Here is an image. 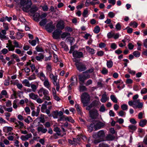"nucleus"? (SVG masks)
Here are the masks:
<instances>
[{
	"instance_id": "obj_1",
	"label": "nucleus",
	"mask_w": 147,
	"mask_h": 147,
	"mask_svg": "<svg viewBox=\"0 0 147 147\" xmlns=\"http://www.w3.org/2000/svg\"><path fill=\"white\" fill-rule=\"evenodd\" d=\"M128 103L129 106L132 107L134 109H142L143 107V103L140 102L139 99L129 101Z\"/></svg>"
},
{
	"instance_id": "obj_2",
	"label": "nucleus",
	"mask_w": 147,
	"mask_h": 147,
	"mask_svg": "<svg viewBox=\"0 0 147 147\" xmlns=\"http://www.w3.org/2000/svg\"><path fill=\"white\" fill-rule=\"evenodd\" d=\"M81 102L83 106H87L89 104L90 100L89 94L86 92H84L81 95Z\"/></svg>"
},
{
	"instance_id": "obj_3",
	"label": "nucleus",
	"mask_w": 147,
	"mask_h": 147,
	"mask_svg": "<svg viewBox=\"0 0 147 147\" xmlns=\"http://www.w3.org/2000/svg\"><path fill=\"white\" fill-rule=\"evenodd\" d=\"M76 62V65L77 69L80 72L84 71L87 68L85 65L82 62H80L76 60L74 61Z\"/></svg>"
},
{
	"instance_id": "obj_4",
	"label": "nucleus",
	"mask_w": 147,
	"mask_h": 147,
	"mask_svg": "<svg viewBox=\"0 0 147 147\" xmlns=\"http://www.w3.org/2000/svg\"><path fill=\"white\" fill-rule=\"evenodd\" d=\"M90 116L92 119H97L99 115L97 110L95 109H93L90 110L89 112Z\"/></svg>"
},
{
	"instance_id": "obj_5",
	"label": "nucleus",
	"mask_w": 147,
	"mask_h": 147,
	"mask_svg": "<svg viewBox=\"0 0 147 147\" xmlns=\"http://www.w3.org/2000/svg\"><path fill=\"white\" fill-rule=\"evenodd\" d=\"M93 123L94 124V131L100 129L105 126V123L99 121H95Z\"/></svg>"
},
{
	"instance_id": "obj_6",
	"label": "nucleus",
	"mask_w": 147,
	"mask_h": 147,
	"mask_svg": "<svg viewBox=\"0 0 147 147\" xmlns=\"http://www.w3.org/2000/svg\"><path fill=\"white\" fill-rule=\"evenodd\" d=\"M32 4V1L31 0H28V3L24 6H23L22 8L23 11L24 12H28L29 11V9L31 7V6Z\"/></svg>"
},
{
	"instance_id": "obj_7",
	"label": "nucleus",
	"mask_w": 147,
	"mask_h": 147,
	"mask_svg": "<svg viewBox=\"0 0 147 147\" xmlns=\"http://www.w3.org/2000/svg\"><path fill=\"white\" fill-rule=\"evenodd\" d=\"M38 93L40 96L42 97L43 96V94L44 96L48 95L49 94V92L45 89L42 88L38 90Z\"/></svg>"
},
{
	"instance_id": "obj_8",
	"label": "nucleus",
	"mask_w": 147,
	"mask_h": 147,
	"mask_svg": "<svg viewBox=\"0 0 147 147\" xmlns=\"http://www.w3.org/2000/svg\"><path fill=\"white\" fill-rule=\"evenodd\" d=\"M53 22H51L48 23L45 26L46 29L49 32H51L55 28V26L53 25Z\"/></svg>"
},
{
	"instance_id": "obj_9",
	"label": "nucleus",
	"mask_w": 147,
	"mask_h": 147,
	"mask_svg": "<svg viewBox=\"0 0 147 147\" xmlns=\"http://www.w3.org/2000/svg\"><path fill=\"white\" fill-rule=\"evenodd\" d=\"M79 77L80 82L83 83L86 80L90 78V76L89 74L80 75H79Z\"/></svg>"
},
{
	"instance_id": "obj_10",
	"label": "nucleus",
	"mask_w": 147,
	"mask_h": 147,
	"mask_svg": "<svg viewBox=\"0 0 147 147\" xmlns=\"http://www.w3.org/2000/svg\"><path fill=\"white\" fill-rule=\"evenodd\" d=\"M62 32L61 30L58 29L56 30L53 33V38L55 39L59 38Z\"/></svg>"
},
{
	"instance_id": "obj_11",
	"label": "nucleus",
	"mask_w": 147,
	"mask_h": 147,
	"mask_svg": "<svg viewBox=\"0 0 147 147\" xmlns=\"http://www.w3.org/2000/svg\"><path fill=\"white\" fill-rule=\"evenodd\" d=\"M37 129L38 132H41L42 134H45L47 131V129L44 128L42 125H41L40 126H38Z\"/></svg>"
},
{
	"instance_id": "obj_12",
	"label": "nucleus",
	"mask_w": 147,
	"mask_h": 147,
	"mask_svg": "<svg viewBox=\"0 0 147 147\" xmlns=\"http://www.w3.org/2000/svg\"><path fill=\"white\" fill-rule=\"evenodd\" d=\"M73 55L74 57L80 58L83 57V54L81 52L74 51L73 52Z\"/></svg>"
},
{
	"instance_id": "obj_13",
	"label": "nucleus",
	"mask_w": 147,
	"mask_h": 147,
	"mask_svg": "<svg viewBox=\"0 0 147 147\" xmlns=\"http://www.w3.org/2000/svg\"><path fill=\"white\" fill-rule=\"evenodd\" d=\"M8 42H9V43L7 44V46L6 47L8 48L9 51H13L14 50L15 47L13 45L11 42H10V40H8Z\"/></svg>"
},
{
	"instance_id": "obj_14",
	"label": "nucleus",
	"mask_w": 147,
	"mask_h": 147,
	"mask_svg": "<svg viewBox=\"0 0 147 147\" xmlns=\"http://www.w3.org/2000/svg\"><path fill=\"white\" fill-rule=\"evenodd\" d=\"M40 111V109L39 107H37L36 111L33 110L32 111L31 113L32 116V117L36 116L38 117L39 115V114Z\"/></svg>"
},
{
	"instance_id": "obj_15",
	"label": "nucleus",
	"mask_w": 147,
	"mask_h": 147,
	"mask_svg": "<svg viewBox=\"0 0 147 147\" xmlns=\"http://www.w3.org/2000/svg\"><path fill=\"white\" fill-rule=\"evenodd\" d=\"M64 24L63 22L61 21H60L57 24L56 26L57 28L62 30L64 28Z\"/></svg>"
},
{
	"instance_id": "obj_16",
	"label": "nucleus",
	"mask_w": 147,
	"mask_h": 147,
	"mask_svg": "<svg viewBox=\"0 0 147 147\" xmlns=\"http://www.w3.org/2000/svg\"><path fill=\"white\" fill-rule=\"evenodd\" d=\"M109 99V97H107L106 92H105L102 95L100 101L102 103H105Z\"/></svg>"
},
{
	"instance_id": "obj_17",
	"label": "nucleus",
	"mask_w": 147,
	"mask_h": 147,
	"mask_svg": "<svg viewBox=\"0 0 147 147\" xmlns=\"http://www.w3.org/2000/svg\"><path fill=\"white\" fill-rule=\"evenodd\" d=\"M7 30H1V32H0V38L1 39H5L6 36L5 35L6 34V31Z\"/></svg>"
},
{
	"instance_id": "obj_18",
	"label": "nucleus",
	"mask_w": 147,
	"mask_h": 147,
	"mask_svg": "<svg viewBox=\"0 0 147 147\" xmlns=\"http://www.w3.org/2000/svg\"><path fill=\"white\" fill-rule=\"evenodd\" d=\"M38 76L40 79L42 81H44V80L47 79L45 75L42 72H40L38 74Z\"/></svg>"
},
{
	"instance_id": "obj_19",
	"label": "nucleus",
	"mask_w": 147,
	"mask_h": 147,
	"mask_svg": "<svg viewBox=\"0 0 147 147\" xmlns=\"http://www.w3.org/2000/svg\"><path fill=\"white\" fill-rule=\"evenodd\" d=\"M15 124H16L15 127L19 129L22 128L24 126L23 123L19 121H18L17 122H15Z\"/></svg>"
},
{
	"instance_id": "obj_20",
	"label": "nucleus",
	"mask_w": 147,
	"mask_h": 147,
	"mask_svg": "<svg viewBox=\"0 0 147 147\" xmlns=\"http://www.w3.org/2000/svg\"><path fill=\"white\" fill-rule=\"evenodd\" d=\"M105 133L104 131L103 130H100L97 133V136L100 138L101 140L103 139L102 138L105 136Z\"/></svg>"
},
{
	"instance_id": "obj_21",
	"label": "nucleus",
	"mask_w": 147,
	"mask_h": 147,
	"mask_svg": "<svg viewBox=\"0 0 147 147\" xmlns=\"http://www.w3.org/2000/svg\"><path fill=\"white\" fill-rule=\"evenodd\" d=\"M44 82L43 83V84L44 86L47 88L49 90H50V85L48 79L47 78L46 79L44 80Z\"/></svg>"
},
{
	"instance_id": "obj_22",
	"label": "nucleus",
	"mask_w": 147,
	"mask_h": 147,
	"mask_svg": "<svg viewBox=\"0 0 147 147\" xmlns=\"http://www.w3.org/2000/svg\"><path fill=\"white\" fill-rule=\"evenodd\" d=\"M29 96L30 98L34 100H36L38 97L37 94H35L33 92L29 94Z\"/></svg>"
},
{
	"instance_id": "obj_23",
	"label": "nucleus",
	"mask_w": 147,
	"mask_h": 147,
	"mask_svg": "<svg viewBox=\"0 0 147 147\" xmlns=\"http://www.w3.org/2000/svg\"><path fill=\"white\" fill-rule=\"evenodd\" d=\"M38 9V8L35 5H33L31 8L30 12L34 14Z\"/></svg>"
},
{
	"instance_id": "obj_24",
	"label": "nucleus",
	"mask_w": 147,
	"mask_h": 147,
	"mask_svg": "<svg viewBox=\"0 0 147 147\" xmlns=\"http://www.w3.org/2000/svg\"><path fill=\"white\" fill-rule=\"evenodd\" d=\"M147 123V121L146 120V119H142L140 121L139 124L140 126L143 127L146 125Z\"/></svg>"
},
{
	"instance_id": "obj_25",
	"label": "nucleus",
	"mask_w": 147,
	"mask_h": 147,
	"mask_svg": "<svg viewBox=\"0 0 147 147\" xmlns=\"http://www.w3.org/2000/svg\"><path fill=\"white\" fill-rule=\"evenodd\" d=\"M60 45L62 48H64V50L65 51H67L69 50L68 46L65 44L64 42L62 41L60 43Z\"/></svg>"
},
{
	"instance_id": "obj_26",
	"label": "nucleus",
	"mask_w": 147,
	"mask_h": 147,
	"mask_svg": "<svg viewBox=\"0 0 147 147\" xmlns=\"http://www.w3.org/2000/svg\"><path fill=\"white\" fill-rule=\"evenodd\" d=\"M115 139V137L111 134H109L106 137V139L107 140L111 141Z\"/></svg>"
},
{
	"instance_id": "obj_27",
	"label": "nucleus",
	"mask_w": 147,
	"mask_h": 147,
	"mask_svg": "<svg viewBox=\"0 0 147 147\" xmlns=\"http://www.w3.org/2000/svg\"><path fill=\"white\" fill-rule=\"evenodd\" d=\"M95 105V102L94 101L92 102L86 108V110L90 111V109H91L92 107L94 106Z\"/></svg>"
},
{
	"instance_id": "obj_28",
	"label": "nucleus",
	"mask_w": 147,
	"mask_h": 147,
	"mask_svg": "<svg viewBox=\"0 0 147 147\" xmlns=\"http://www.w3.org/2000/svg\"><path fill=\"white\" fill-rule=\"evenodd\" d=\"M86 47L87 51L89 52L90 54L93 55L94 53V49L90 48L88 46H86Z\"/></svg>"
},
{
	"instance_id": "obj_29",
	"label": "nucleus",
	"mask_w": 147,
	"mask_h": 147,
	"mask_svg": "<svg viewBox=\"0 0 147 147\" xmlns=\"http://www.w3.org/2000/svg\"><path fill=\"white\" fill-rule=\"evenodd\" d=\"M39 39L38 38L36 37L35 40H33L32 41L29 40L28 41L30 43L32 46H34L35 45L36 43V41H38Z\"/></svg>"
},
{
	"instance_id": "obj_30",
	"label": "nucleus",
	"mask_w": 147,
	"mask_h": 147,
	"mask_svg": "<svg viewBox=\"0 0 147 147\" xmlns=\"http://www.w3.org/2000/svg\"><path fill=\"white\" fill-rule=\"evenodd\" d=\"M94 123L93 122L91 123L90 125L88 126V130L90 132L92 131L93 130V129H94Z\"/></svg>"
},
{
	"instance_id": "obj_31",
	"label": "nucleus",
	"mask_w": 147,
	"mask_h": 147,
	"mask_svg": "<svg viewBox=\"0 0 147 147\" xmlns=\"http://www.w3.org/2000/svg\"><path fill=\"white\" fill-rule=\"evenodd\" d=\"M53 83L54 85L56 86V90L58 91L60 88L59 82H57V80H55L53 82Z\"/></svg>"
},
{
	"instance_id": "obj_32",
	"label": "nucleus",
	"mask_w": 147,
	"mask_h": 147,
	"mask_svg": "<svg viewBox=\"0 0 147 147\" xmlns=\"http://www.w3.org/2000/svg\"><path fill=\"white\" fill-rule=\"evenodd\" d=\"M50 78L53 81V82L55 80H57V76H54L52 73H51L49 75Z\"/></svg>"
},
{
	"instance_id": "obj_33",
	"label": "nucleus",
	"mask_w": 147,
	"mask_h": 147,
	"mask_svg": "<svg viewBox=\"0 0 147 147\" xmlns=\"http://www.w3.org/2000/svg\"><path fill=\"white\" fill-rule=\"evenodd\" d=\"M70 36L69 33L67 32H63L61 35V38H65L66 37H69Z\"/></svg>"
},
{
	"instance_id": "obj_34",
	"label": "nucleus",
	"mask_w": 147,
	"mask_h": 147,
	"mask_svg": "<svg viewBox=\"0 0 147 147\" xmlns=\"http://www.w3.org/2000/svg\"><path fill=\"white\" fill-rule=\"evenodd\" d=\"M28 3V0H21L20 3V5L22 6H24Z\"/></svg>"
},
{
	"instance_id": "obj_35",
	"label": "nucleus",
	"mask_w": 147,
	"mask_h": 147,
	"mask_svg": "<svg viewBox=\"0 0 147 147\" xmlns=\"http://www.w3.org/2000/svg\"><path fill=\"white\" fill-rule=\"evenodd\" d=\"M22 84H25V86L30 87V84L28 81L26 79L24 80L22 82Z\"/></svg>"
},
{
	"instance_id": "obj_36",
	"label": "nucleus",
	"mask_w": 147,
	"mask_h": 147,
	"mask_svg": "<svg viewBox=\"0 0 147 147\" xmlns=\"http://www.w3.org/2000/svg\"><path fill=\"white\" fill-rule=\"evenodd\" d=\"M99 147H109V146L105 142L100 143L98 145Z\"/></svg>"
},
{
	"instance_id": "obj_37",
	"label": "nucleus",
	"mask_w": 147,
	"mask_h": 147,
	"mask_svg": "<svg viewBox=\"0 0 147 147\" xmlns=\"http://www.w3.org/2000/svg\"><path fill=\"white\" fill-rule=\"evenodd\" d=\"M107 67L109 68H111L113 65V62L111 60L107 61Z\"/></svg>"
},
{
	"instance_id": "obj_38",
	"label": "nucleus",
	"mask_w": 147,
	"mask_h": 147,
	"mask_svg": "<svg viewBox=\"0 0 147 147\" xmlns=\"http://www.w3.org/2000/svg\"><path fill=\"white\" fill-rule=\"evenodd\" d=\"M47 22L46 19H45L41 20L39 22V24L41 26H44Z\"/></svg>"
},
{
	"instance_id": "obj_39",
	"label": "nucleus",
	"mask_w": 147,
	"mask_h": 147,
	"mask_svg": "<svg viewBox=\"0 0 147 147\" xmlns=\"http://www.w3.org/2000/svg\"><path fill=\"white\" fill-rule=\"evenodd\" d=\"M110 98L111 100L114 102L117 103V100L116 98L114 95H111L110 96Z\"/></svg>"
},
{
	"instance_id": "obj_40",
	"label": "nucleus",
	"mask_w": 147,
	"mask_h": 147,
	"mask_svg": "<svg viewBox=\"0 0 147 147\" xmlns=\"http://www.w3.org/2000/svg\"><path fill=\"white\" fill-rule=\"evenodd\" d=\"M71 83L72 82H75V84H76L77 83V78L76 77V76H73L71 78Z\"/></svg>"
},
{
	"instance_id": "obj_41",
	"label": "nucleus",
	"mask_w": 147,
	"mask_h": 147,
	"mask_svg": "<svg viewBox=\"0 0 147 147\" xmlns=\"http://www.w3.org/2000/svg\"><path fill=\"white\" fill-rule=\"evenodd\" d=\"M100 31V28L98 26H96L94 27V32L97 34Z\"/></svg>"
},
{
	"instance_id": "obj_42",
	"label": "nucleus",
	"mask_w": 147,
	"mask_h": 147,
	"mask_svg": "<svg viewBox=\"0 0 147 147\" xmlns=\"http://www.w3.org/2000/svg\"><path fill=\"white\" fill-rule=\"evenodd\" d=\"M44 56L42 54L39 55L38 56H37L36 57V59L40 61L41 59H43L44 58Z\"/></svg>"
},
{
	"instance_id": "obj_43",
	"label": "nucleus",
	"mask_w": 147,
	"mask_h": 147,
	"mask_svg": "<svg viewBox=\"0 0 147 147\" xmlns=\"http://www.w3.org/2000/svg\"><path fill=\"white\" fill-rule=\"evenodd\" d=\"M133 54L134 56L136 57H139L140 55V53L138 51L134 52Z\"/></svg>"
},
{
	"instance_id": "obj_44",
	"label": "nucleus",
	"mask_w": 147,
	"mask_h": 147,
	"mask_svg": "<svg viewBox=\"0 0 147 147\" xmlns=\"http://www.w3.org/2000/svg\"><path fill=\"white\" fill-rule=\"evenodd\" d=\"M130 26H132L133 27L136 28L138 26V24L136 22H131L129 24Z\"/></svg>"
},
{
	"instance_id": "obj_45",
	"label": "nucleus",
	"mask_w": 147,
	"mask_h": 147,
	"mask_svg": "<svg viewBox=\"0 0 147 147\" xmlns=\"http://www.w3.org/2000/svg\"><path fill=\"white\" fill-rule=\"evenodd\" d=\"M31 87L32 88V91L34 92H35L37 88V87L36 86V85L34 84H32L31 85Z\"/></svg>"
},
{
	"instance_id": "obj_46",
	"label": "nucleus",
	"mask_w": 147,
	"mask_h": 147,
	"mask_svg": "<svg viewBox=\"0 0 147 147\" xmlns=\"http://www.w3.org/2000/svg\"><path fill=\"white\" fill-rule=\"evenodd\" d=\"M65 121L67 120L72 123H74V120L72 119V117H65Z\"/></svg>"
},
{
	"instance_id": "obj_47",
	"label": "nucleus",
	"mask_w": 147,
	"mask_h": 147,
	"mask_svg": "<svg viewBox=\"0 0 147 147\" xmlns=\"http://www.w3.org/2000/svg\"><path fill=\"white\" fill-rule=\"evenodd\" d=\"M13 44L14 45V46L15 47L21 48L22 47V45H21L20 47L19 46L18 42L16 40H14Z\"/></svg>"
},
{
	"instance_id": "obj_48",
	"label": "nucleus",
	"mask_w": 147,
	"mask_h": 147,
	"mask_svg": "<svg viewBox=\"0 0 147 147\" xmlns=\"http://www.w3.org/2000/svg\"><path fill=\"white\" fill-rule=\"evenodd\" d=\"M88 13V11L87 8L84 9L82 13V16L84 17H86L87 16V15Z\"/></svg>"
},
{
	"instance_id": "obj_49",
	"label": "nucleus",
	"mask_w": 147,
	"mask_h": 147,
	"mask_svg": "<svg viewBox=\"0 0 147 147\" xmlns=\"http://www.w3.org/2000/svg\"><path fill=\"white\" fill-rule=\"evenodd\" d=\"M54 131L56 132L57 134L58 135H60L61 134H60V130L59 128L57 127H56L54 128Z\"/></svg>"
},
{
	"instance_id": "obj_50",
	"label": "nucleus",
	"mask_w": 147,
	"mask_h": 147,
	"mask_svg": "<svg viewBox=\"0 0 147 147\" xmlns=\"http://www.w3.org/2000/svg\"><path fill=\"white\" fill-rule=\"evenodd\" d=\"M73 140L74 142V144H77L80 141V138H73Z\"/></svg>"
},
{
	"instance_id": "obj_51",
	"label": "nucleus",
	"mask_w": 147,
	"mask_h": 147,
	"mask_svg": "<svg viewBox=\"0 0 147 147\" xmlns=\"http://www.w3.org/2000/svg\"><path fill=\"white\" fill-rule=\"evenodd\" d=\"M3 108L5 111L8 112H11L13 110V109L12 107L7 108L5 106H3Z\"/></svg>"
},
{
	"instance_id": "obj_52",
	"label": "nucleus",
	"mask_w": 147,
	"mask_h": 147,
	"mask_svg": "<svg viewBox=\"0 0 147 147\" xmlns=\"http://www.w3.org/2000/svg\"><path fill=\"white\" fill-rule=\"evenodd\" d=\"M128 128L129 129L134 131L135 130L137 129L136 126L132 125H130L128 126Z\"/></svg>"
},
{
	"instance_id": "obj_53",
	"label": "nucleus",
	"mask_w": 147,
	"mask_h": 147,
	"mask_svg": "<svg viewBox=\"0 0 147 147\" xmlns=\"http://www.w3.org/2000/svg\"><path fill=\"white\" fill-rule=\"evenodd\" d=\"M86 90V87L83 86H80V92H83Z\"/></svg>"
},
{
	"instance_id": "obj_54",
	"label": "nucleus",
	"mask_w": 147,
	"mask_h": 147,
	"mask_svg": "<svg viewBox=\"0 0 147 147\" xmlns=\"http://www.w3.org/2000/svg\"><path fill=\"white\" fill-rule=\"evenodd\" d=\"M94 69L93 67H92L90 69H88V70L86 71H84L83 72V73H91L94 71Z\"/></svg>"
},
{
	"instance_id": "obj_55",
	"label": "nucleus",
	"mask_w": 147,
	"mask_h": 147,
	"mask_svg": "<svg viewBox=\"0 0 147 147\" xmlns=\"http://www.w3.org/2000/svg\"><path fill=\"white\" fill-rule=\"evenodd\" d=\"M3 27H4V29L5 30H7L9 29V25L6 23H3Z\"/></svg>"
},
{
	"instance_id": "obj_56",
	"label": "nucleus",
	"mask_w": 147,
	"mask_h": 147,
	"mask_svg": "<svg viewBox=\"0 0 147 147\" xmlns=\"http://www.w3.org/2000/svg\"><path fill=\"white\" fill-rule=\"evenodd\" d=\"M115 28L117 30H120L121 28V26L120 23H118L115 26Z\"/></svg>"
},
{
	"instance_id": "obj_57",
	"label": "nucleus",
	"mask_w": 147,
	"mask_h": 147,
	"mask_svg": "<svg viewBox=\"0 0 147 147\" xmlns=\"http://www.w3.org/2000/svg\"><path fill=\"white\" fill-rule=\"evenodd\" d=\"M101 72L103 74H107L108 73V70L105 68L103 67Z\"/></svg>"
},
{
	"instance_id": "obj_58",
	"label": "nucleus",
	"mask_w": 147,
	"mask_h": 147,
	"mask_svg": "<svg viewBox=\"0 0 147 147\" xmlns=\"http://www.w3.org/2000/svg\"><path fill=\"white\" fill-rule=\"evenodd\" d=\"M36 79L35 74L34 73L32 75L30 76L28 78V79L29 80H31Z\"/></svg>"
},
{
	"instance_id": "obj_59",
	"label": "nucleus",
	"mask_w": 147,
	"mask_h": 147,
	"mask_svg": "<svg viewBox=\"0 0 147 147\" xmlns=\"http://www.w3.org/2000/svg\"><path fill=\"white\" fill-rule=\"evenodd\" d=\"M121 108L123 110L125 111L127 109L128 107L126 105L123 104L121 105Z\"/></svg>"
},
{
	"instance_id": "obj_60",
	"label": "nucleus",
	"mask_w": 147,
	"mask_h": 147,
	"mask_svg": "<svg viewBox=\"0 0 147 147\" xmlns=\"http://www.w3.org/2000/svg\"><path fill=\"white\" fill-rule=\"evenodd\" d=\"M15 52L18 54H20V56H22L23 55V53H22L21 51L19 49H16L15 50Z\"/></svg>"
},
{
	"instance_id": "obj_61",
	"label": "nucleus",
	"mask_w": 147,
	"mask_h": 147,
	"mask_svg": "<svg viewBox=\"0 0 147 147\" xmlns=\"http://www.w3.org/2000/svg\"><path fill=\"white\" fill-rule=\"evenodd\" d=\"M47 69L49 71L51 72V64L50 63H47Z\"/></svg>"
},
{
	"instance_id": "obj_62",
	"label": "nucleus",
	"mask_w": 147,
	"mask_h": 147,
	"mask_svg": "<svg viewBox=\"0 0 147 147\" xmlns=\"http://www.w3.org/2000/svg\"><path fill=\"white\" fill-rule=\"evenodd\" d=\"M75 107L78 112H79V113L81 112L80 107L78 104H76L75 105Z\"/></svg>"
},
{
	"instance_id": "obj_63",
	"label": "nucleus",
	"mask_w": 147,
	"mask_h": 147,
	"mask_svg": "<svg viewBox=\"0 0 147 147\" xmlns=\"http://www.w3.org/2000/svg\"><path fill=\"white\" fill-rule=\"evenodd\" d=\"M33 15V17H34V20H36L38 19V18L40 17V15L39 13H34Z\"/></svg>"
},
{
	"instance_id": "obj_64",
	"label": "nucleus",
	"mask_w": 147,
	"mask_h": 147,
	"mask_svg": "<svg viewBox=\"0 0 147 147\" xmlns=\"http://www.w3.org/2000/svg\"><path fill=\"white\" fill-rule=\"evenodd\" d=\"M147 93V89L144 88L142 89L141 91V93L142 94H145Z\"/></svg>"
}]
</instances>
